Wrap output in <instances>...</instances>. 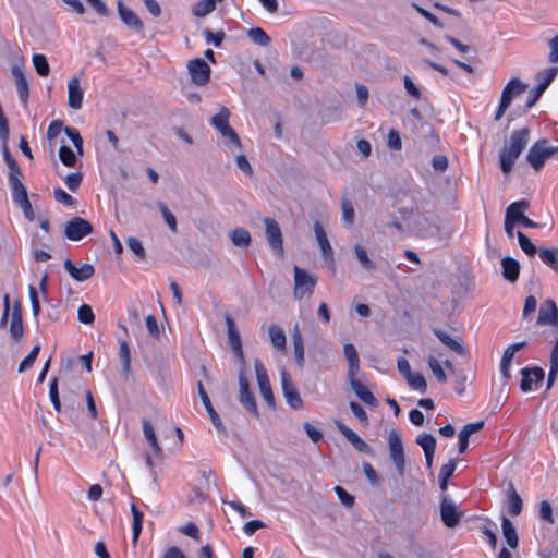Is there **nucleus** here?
Returning a JSON list of instances; mask_svg holds the SVG:
<instances>
[{
  "label": "nucleus",
  "mask_w": 558,
  "mask_h": 558,
  "mask_svg": "<svg viewBox=\"0 0 558 558\" xmlns=\"http://www.w3.org/2000/svg\"><path fill=\"white\" fill-rule=\"evenodd\" d=\"M530 130L527 128L515 130L511 133L509 145L505 146L499 155L500 168L505 174L512 171L515 160L527 145Z\"/></svg>",
  "instance_id": "obj_1"
},
{
  "label": "nucleus",
  "mask_w": 558,
  "mask_h": 558,
  "mask_svg": "<svg viewBox=\"0 0 558 558\" xmlns=\"http://www.w3.org/2000/svg\"><path fill=\"white\" fill-rule=\"evenodd\" d=\"M557 153L558 146H550L548 140L542 138L531 146L526 160L535 171H539L545 161Z\"/></svg>",
  "instance_id": "obj_2"
},
{
  "label": "nucleus",
  "mask_w": 558,
  "mask_h": 558,
  "mask_svg": "<svg viewBox=\"0 0 558 558\" xmlns=\"http://www.w3.org/2000/svg\"><path fill=\"white\" fill-rule=\"evenodd\" d=\"M388 446L389 457L393 462L398 474L403 476L405 472V456L401 437L396 429H391L388 434Z\"/></svg>",
  "instance_id": "obj_3"
},
{
  "label": "nucleus",
  "mask_w": 558,
  "mask_h": 558,
  "mask_svg": "<svg viewBox=\"0 0 558 558\" xmlns=\"http://www.w3.org/2000/svg\"><path fill=\"white\" fill-rule=\"evenodd\" d=\"M294 290L293 295L295 299H303L305 295H311L315 289L317 278L299 266H294Z\"/></svg>",
  "instance_id": "obj_4"
},
{
  "label": "nucleus",
  "mask_w": 558,
  "mask_h": 558,
  "mask_svg": "<svg viewBox=\"0 0 558 558\" xmlns=\"http://www.w3.org/2000/svg\"><path fill=\"white\" fill-rule=\"evenodd\" d=\"M239 387H240V403L255 417H259L256 400L254 393L250 388L248 379L245 376L244 367H241L239 372Z\"/></svg>",
  "instance_id": "obj_5"
},
{
  "label": "nucleus",
  "mask_w": 558,
  "mask_h": 558,
  "mask_svg": "<svg viewBox=\"0 0 558 558\" xmlns=\"http://www.w3.org/2000/svg\"><path fill=\"white\" fill-rule=\"evenodd\" d=\"M93 231V225L81 217H73L64 226V235L71 241H80Z\"/></svg>",
  "instance_id": "obj_6"
},
{
  "label": "nucleus",
  "mask_w": 558,
  "mask_h": 558,
  "mask_svg": "<svg viewBox=\"0 0 558 558\" xmlns=\"http://www.w3.org/2000/svg\"><path fill=\"white\" fill-rule=\"evenodd\" d=\"M463 513L458 510L454 501L449 497V495H442L440 501V518L442 523L447 527H456L461 519Z\"/></svg>",
  "instance_id": "obj_7"
},
{
  "label": "nucleus",
  "mask_w": 558,
  "mask_h": 558,
  "mask_svg": "<svg viewBox=\"0 0 558 558\" xmlns=\"http://www.w3.org/2000/svg\"><path fill=\"white\" fill-rule=\"evenodd\" d=\"M187 70L192 82L197 86H205L210 80L211 69L204 59L190 60Z\"/></svg>",
  "instance_id": "obj_8"
},
{
  "label": "nucleus",
  "mask_w": 558,
  "mask_h": 558,
  "mask_svg": "<svg viewBox=\"0 0 558 558\" xmlns=\"http://www.w3.org/2000/svg\"><path fill=\"white\" fill-rule=\"evenodd\" d=\"M267 242L276 255L283 254L282 232L279 223L274 218L264 219Z\"/></svg>",
  "instance_id": "obj_9"
},
{
  "label": "nucleus",
  "mask_w": 558,
  "mask_h": 558,
  "mask_svg": "<svg viewBox=\"0 0 558 558\" xmlns=\"http://www.w3.org/2000/svg\"><path fill=\"white\" fill-rule=\"evenodd\" d=\"M254 368L262 397L270 408H275V397L271 390V386L265 366L259 360H255Z\"/></svg>",
  "instance_id": "obj_10"
},
{
  "label": "nucleus",
  "mask_w": 558,
  "mask_h": 558,
  "mask_svg": "<svg viewBox=\"0 0 558 558\" xmlns=\"http://www.w3.org/2000/svg\"><path fill=\"white\" fill-rule=\"evenodd\" d=\"M314 232L316 235V240L318 242L319 248L322 251L323 257L327 263L329 269L335 272L336 264L333 258V250L328 241L327 234L319 221H315L314 223Z\"/></svg>",
  "instance_id": "obj_11"
},
{
  "label": "nucleus",
  "mask_w": 558,
  "mask_h": 558,
  "mask_svg": "<svg viewBox=\"0 0 558 558\" xmlns=\"http://www.w3.org/2000/svg\"><path fill=\"white\" fill-rule=\"evenodd\" d=\"M280 376L282 392L287 403L294 410L300 409L303 405V400L299 393L298 388L292 383L289 373L286 369H282Z\"/></svg>",
  "instance_id": "obj_12"
},
{
  "label": "nucleus",
  "mask_w": 558,
  "mask_h": 558,
  "mask_svg": "<svg viewBox=\"0 0 558 558\" xmlns=\"http://www.w3.org/2000/svg\"><path fill=\"white\" fill-rule=\"evenodd\" d=\"M337 429L345 437V439L359 451L366 454H372L373 450L355 432L349 428L344 423L335 420Z\"/></svg>",
  "instance_id": "obj_13"
},
{
  "label": "nucleus",
  "mask_w": 558,
  "mask_h": 558,
  "mask_svg": "<svg viewBox=\"0 0 558 558\" xmlns=\"http://www.w3.org/2000/svg\"><path fill=\"white\" fill-rule=\"evenodd\" d=\"M117 11L119 17L126 27L135 32H142L144 29V23L142 20L132 9L126 7L122 0L117 1Z\"/></svg>",
  "instance_id": "obj_14"
},
{
  "label": "nucleus",
  "mask_w": 558,
  "mask_h": 558,
  "mask_svg": "<svg viewBox=\"0 0 558 558\" xmlns=\"http://www.w3.org/2000/svg\"><path fill=\"white\" fill-rule=\"evenodd\" d=\"M538 325H550L558 328V308L551 299L545 300L538 311Z\"/></svg>",
  "instance_id": "obj_15"
},
{
  "label": "nucleus",
  "mask_w": 558,
  "mask_h": 558,
  "mask_svg": "<svg viewBox=\"0 0 558 558\" xmlns=\"http://www.w3.org/2000/svg\"><path fill=\"white\" fill-rule=\"evenodd\" d=\"M521 375L522 379L520 388L523 392H527L532 390L533 384H537L544 380L545 372L538 366L524 367L521 369Z\"/></svg>",
  "instance_id": "obj_16"
},
{
  "label": "nucleus",
  "mask_w": 558,
  "mask_h": 558,
  "mask_svg": "<svg viewBox=\"0 0 558 558\" xmlns=\"http://www.w3.org/2000/svg\"><path fill=\"white\" fill-rule=\"evenodd\" d=\"M9 331L13 341L20 342L23 339L24 326L21 303L19 301H15L13 304Z\"/></svg>",
  "instance_id": "obj_17"
},
{
  "label": "nucleus",
  "mask_w": 558,
  "mask_h": 558,
  "mask_svg": "<svg viewBox=\"0 0 558 558\" xmlns=\"http://www.w3.org/2000/svg\"><path fill=\"white\" fill-rule=\"evenodd\" d=\"M197 390H198L201 400L210 416L211 423L214 424V426L217 428L218 432L226 434V427H225L219 414L214 409V407L210 402V399L201 381H198V384H197Z\"/></svg>",
  "instance_id": "obj_18"
},
{
  "label": "nucleus",
  "mask_w": 558,
  "mask_h": 558,
  "mask_svg": "<svg viewBox=\"0 0 558 558\" xmlns=\"http://www.w3.org/2000/svg\"><path fill=\"white\" fill-rule=\"evenodd\" d=\"M64 269L75 281L78 282L88 280L95 274V268L93 265L84 264L78 268L69 258L64 260Z\"/></svg>",
  "instance_id": "obj_19"
},
{
  "label": "nucleus",
  "mask_w": 558,
  "mask_h": 558,
  "mask_svg": "<svg viewBox=\"0 0 558 558\" xmlns=\"http://www.w3.org/2000/svg\"><path fill=\"white\" fill-rule=\"evenodd\" d=\"M11 73L14 78L17 94L20 97L21 102L26 104L29 96V88H28V82L26 80V76L22 70V68L19 64H13L11 68Z\"/></svg>",
  "instance_id": "obj_20"
},
{
  "label": "nucleus",
  "mask_w": 558,
  "mask_h": 558,
  "mask_svg": "<svg viewBox=\"0 0 558 558\" xmlns=\"http://www.w3.org/2000/svg\"><path fill=\"white\" fill-rule=\"evenodd\" d=\"M68 94H69V106L78 110L82 108L83 104V89L80 84V80L77 77H73L68 83Z\"/></svg>",
  "instance_id": "obj_21"
},
{
  "label": "nucleus",
  "mask_w": 558,
  "mask_h": 558,
  "mask_svg": "<svg viewBox=\"0 0 558 558\" xmlns=\"http://www.w3.org/2000/svg\"><path fill=\"white\" fill-rule=\"evenodd\" d=\"M142 424H143L144 436H145L146 440L148 441L154 454L157 458H161L163 452L158 442L153 424L146 418L143 420Z\"/></svg>",
  "instance_id": "obj_22"
},
{
  "label": "nucleus",
  "mask_w": 558,
  "mask_h": 558,
  "mask_svg": "<svg viewBox=\"0 0 558 558\" xmlns=\"http://www.w3.org/2000/svg\"><path fill=\"white\" fill-rule=\"evenodd\" d=\"M502 535L507 545L511 549H515L519 546V537L513 523L506 517H501Z\"/></svg>",
  "instance_id": "obj_23"
},
{
  "label": "nucleus",
  "mask_w": 558,
  "mask_h": 558,
  "mask_svg": "<svg viewBox=\"0 0 558 558\" xmlns=\"http://www.w3.org/2000/svg\"><path fill=\"white\" fill-rule=\"evenodd\" d=\"M526 88L527 85L521 80L512 78L505 86L500 99H504L506 96L508 98V104L511 105L512 99L524 93Z\"/></svg>",
  "instance_id": "obj_24"
},
{
  "label": "nucleus",
  "mask_w": 558,
  "mask_h": 558,
  "mask_svg": "<svg viewBox=\"0 0 558 558\" xmlns=\"http://www.w3.org/2000/svg\"><path fill=\"white\" fill-rule=\"evenodd\" d=\"M502 276L510 282H515L519 278L520 264L511 257H505L501 260Z\"/></svg>",
  "instance_id": "obj_25"
},
{
  "label": "nucleus",
  "mask_w": 558,
  "mask_h": 558,
  "mask_svg": "<svg viewBox=\"0 0 558 558\" xmlns=\"http://www.w3.org/2000/svg\"><path fill=\"white\" fill-rule=\"evenodd\" d=\"M292 340H293V351H294L295 362L300 368H303V366H304V343H303V338H302V335H301L298 324L293 328Z\"/></svg>",
  "instance_id": "obj_26"
},
{
  "label": "nucleus",
  "mask_w": 558,
  "mask_h": 558,
  "mask_svg": "<svg viewBox=\"0 0 558 558\" xmlns=\"http://www.w3.org/2000/svg\"><path fill=\"white\" fill-rule=\"evenodd\" d=\"M354 393L367 405L376 407L377 399L360 380H352L350 384Z\"/></svg>",
  "instance_id": "obj_27"
},
{
  "label": "nucleus",
  "mask_w": 558,
  "mask_h": 558,
  "mask_svg": "<svg viewBox=\"0 0 558 558\" xmlns=\"http://www.w3.org/2000/svg\"><path fill=\"white\" fill-rule=\"evenodd\" d=\"M508 509L512 515H519L522 512L523 501L512 483L508 485Z\"/></svg>",
  "instance_id": "obj_28"
},
{
  "label": "nucleus",
  "mask_w": 558,
  "mask_h": 558,
  "mask_svg": "<svg viewBox=\"0 0 558 558\" xmlns=\"http://www.w3.org/2000/svg\"><path fill=\"white\" fill-rule=\"evenodd\" d=\"M271 344L277 350H284L287 338L283 329L276 324H271L268 328Z\"/></svg>",
  "instance_id": "obj_29"
},
{
  "label": "nucleus",
  "mask_w": 558,
  "mask_h": 558,
  "mask_svg": "<svg viewBox=\"0 0 558 558\" xmlns=\"http://www.w3.org/2000/svg\"><path fill=\"white\" fill-rule=\"evenodd\" d=\"M229 236L233 245L243 248L248 247L252 241L251 233L244 228H235Z\"/></svg>",
  "instance_id": "obj_30"
},
{
  "label": "nucleus",
  "mask_w": 558,
  "mask_h": 558,
  "mask_svg": "<svg viewBox=\"0 0 558 558\" xmlns=\"http://www.w3.org/2000/svg\"><path fill=\"white\" fill-rule=\"evenodd\" d=\"M131 512H132V515H133V524H132L133 537H132V544H133V546H136L138 537L141 535V532H142V529H143L144 513L141 510H138L137 507L134 504L131 505Z\"/></svg>",
  "instance_id": "obj_31"
},
{
  "label": "nucleus",
  "mask_w": 558,
  "mask_h": 558,
  "mask_svg": "<svg viewBox=\"0 0 558 558\" xmlns=\"http://www.w3.org/2000/svg\"><path fill=\"white\" fill-rule=\"evenodd\" d=\"M229 117V109L226 107H221L220 111L211 117L210 123L221 134L223 131L226 132V130L230 126Z\"/></svg>",
  "instance_id": "obj_32"
},
{
  "label": "nucleus",
  "mask_w": 558,
  "mask_h": 558,
  "mask_svg": "<svg viewBox=\"0 0 558 558\" xmlns=\"http://www.w3.org/2000/svg\"><path fill=\"white\" fill-rule=\"evenodd\" d=\"M530 202L526 199H521L514 202L508 206L506 213H511L510 217L514 223H519L521 221V217H524V211L529 209Z\"/></svg>",
  "instance_id": "obj_33"
},
{
  "label": "nucleus",
  "mask_w": 558,
  "mask_h": 558,
  "mask_svg": "<svg viewBox=\"0 0 558 558\" xmlns=\"http://www.w3.org/2000/svg\"><path fill=\"white\" fill-rule=\"evenodd\" d=\"M434 333L446 347H448L449 349H451L452 351L457 352L460 355H464V348L457 340L451 338L447 332L440 329H435Z\"/></svg>",
  "instance_id": "obj_34"
},
{
  "label": "nucleus",
  "mask_w": 558,
  "mask_h": 558,
  "mask_svg": "<svg viewBox=\"0 0 558 558\" xmlns=\"http://www.w3.org/2000/svg\"><path fill=\"white\" fill-rule=\"evenodd\" d=\"M354 253L360 265L366 270H375L376 264L368 257L367 251L360 244L354 245Z\"/></svg>",
  "instance_id": "obj_35"
},
{
  "label": "nucleus",
  "mask_w": 558,
  "mask_h": 558,
  "mask_svg": "<svg viewBox=\"0 0 558 558\" xmlns=\"http://www.w3.org/2000/svg\"><path fill=\"white\" fill-rule=\"evenodd\" d=\"M558 68H548L538 72L536 75V80L538 81L537 86L545 92L555 80Z\"/></svg>",
  "instance_id": "obj_36"
},
{
  "label": "nucleus",
  "mask_w": 558,
  "mask_h": 558,
  "mask_svg": "<svg viewBox=\"0 0 558 558\" xmlns=\"http://www.w3.org/2000/svg\"><path fill=\"white\" fill-rule=\"evenodd\" d=\"M225 320L227 324L228 341H229L230 347L233 348L238 344H241L242 343L241 337H240L239 331L236 330L235 323H234L233 318L229 314H227L225 316Z\"/></svg>",
  "instance_id": "obj_37"
},
{
  "label": "nucleus",
  "mask_w": 558,
  "mask_h": 558,
  "mask_svg": "<svg viewBox=\"0 0 558 558\" xmlns=\"http://www.w3.org/2000/svg\"><path fill=\"white\" fill-rule=\"evenodd\" d=\"M247 37L256 45L266 47L270 44L271 39L267 33L260 27H253L247 31Z\"/></svg>",
  "instance_id": "obj_38"
},
{
  "label": "nucleus",
  "mask_w": 558,
  "mask_h": 558,
  "mask_svg": "<svg viewBox=\"0 0 558 558\" xmlns=\"http://www.w3.org/2000/svg\"><path fill=\"white\" fill-rule=\"evenodd\" d=\"M541 259L553 268L554 271L558 272V248H545L539 252Z\"/></svg>",
  "instance_id": "obj_39"
},
{
  "label": "nucleus",
  "mask_w": 558,
  "mask_h": 558,
  "mask_svg": "<svg viewBox=\"0 0 558 558\" xmlns=\"http://www.w3.org/2000/svg\"><path fill=\"white\" fill-rule=\"evenodd\" d=\"M415 442L423 449L424 453H435L436 438L430 434H421Z\"/></svg>",
  "instance_id": "obj_40"
},
{
  "label": "nucleus",
  "mask_w": 558,
  "mask_h": 558,
  "mask_svg": "<svg viewBox=\"0 0 558 558\" xmlns=\"http://www.w3.org/2000/svg\"><path fill=\"white\" fill-rule=\"evenodd\" d=\"M405 380L411 388L418 390L420 392L424 393L427 389L426 380L421 373L411 372L410 375L405 377Z\"/></svg>",
  "instance_id": "obj_41"
},
{
  "label": "nucleus",
  "mask_w": 558,
  "mask_h": 558,
  "mask_svg": "<svg viewBox=\"0 0 558 558\" xmlns=\"http://www.w3.org/2000/svg\"><path fill=\"white\" fill-rule=\"evenodd\" d=\"M215 3L211 0H198L192 9L196 17H204L215 10Z\"/></svg>",
  "instance_id": "obj_42"
},
{
  "label": "nucleus",
  "mask_w": 558,
  "mask_h": 558,
  "mask_svg": "<svg viewBox=\"0 0 558 558\" xmlns=\"http://www.w3.org/2000/svg\"><path fill=\"white\" fill-rule=\"evenodd\" d=\"M64 132H65L66 136L72 141L77 155L82 156L84 154L83 138H82L78 130H76L75 128L65 126Z\"/></svg>",
  "instance_id": "obj_43"
},
{
  "label": "nucleus",
  "mask_w": 558,
  "mask_h": 558,
  "mask_svg": "<svg viewBox=\"0 0 558 558\" xmlns=\"http://www.w3.org/2000/svg\"><path fill=\"white\" fill-rule=\"evenodd\" d=\"M33 64L38 75L47 76L50 72V66L47 58L41 53H35L33 56Z\"/></svg>",
  "instance_id": "obj_44"
},
{
  "label": "nucleus",
  "mask_w": 558,
  "mask_h": 558,
  "mask_svg": "<svg viewBox=\"0 0 558 558\" xmlns=\"http://www.w3.org/2000/svg\"><path fill=\"white\" fill-rule=\"evenodd\" d=\"M60 161L66 167H74L77 162L75 153L66 145L59 148Z\"/></svg>",
  "instance_id": "obj_45"
},
{
  "label": "nucleus",
  "mask_w": 558,
  "mask_h": 558,
  "mask_svg": "<svg viewBox=\"0 0 558 558\" xmlns=\"http://www.w3.org/2000/svg\"><path fill=\"white\" fill-rule=\"evenodd\" d=\"M341 211H342V220L345 225L351 226L354 222V206L353 203L343 197L341 199Z\"/></svg>",
  "instance_id": "obj_46"
},
{
  "label": "nucleus",
  "mask_w": 558,
  "mask_h": 558,
  "mask_svg": "<svg viewBox=\"0 0 558 558\" xmlns=\"http://www.w3.org/2000/svg\"><path fill=\"white\" fill-rule=\"evenodd\" d=\"M39 351H40V345L37 344L35 345L32 351L27 354V356H25L22 362L20 363L19 365V373H23L27 369H29L33 364L35 363L38 354H39Z\"/></svg>",
  "instance_id": "obj_47"
},
{
  "label": "nucleus",
  "mask_w": 558,
  "mask_h": 558,
  "mask_svg": "<svg viewBox=\"0 0 558 558\" xmlns=\"http://www.w3.org/2000/svg\"><path fill=\"white\" fill-rule=\"evenodd\" d=\"M77 319L82 324L92 325L95 320L92 306L88 304H82L77 310Z\"/></svg>",
  "instance_id": "obj_48"
},
{
  "label": "nucleus",
  "mask_w": 558,
  "mask_h": 558,
  "mask_svg": "<svg viewBox=\"0 0 558 558\" xmlns=\"http://www.w3.org/2000/svg\"><path fill=\"white\" fill-rule=\"evenodd\" d=\"M517 236H518V242H519L521 250L529 256H534L537 252V248L531 242V240L521 231L517 232Z\"/></svg>",
  "instance_id": "obj_49"
},
{
  "label": "nucleus",
  "mask_w": 558,
  "mask_h": 558,
  "mask_svg": "<svg viewBox=\"0 0 558 558\" xmlns=\"http://www.w3.org/2000/svg\"><path fill=\"white\" fill-rule=\"evenodd\" d=\"M158 208L166 221V223L168 225L169 229L172 231V232H177V218L169 210V208L167 207V205L162 202H159L158 203Z\"/></svg>",
  "instance_id": "obj_50"
},
{
  "label": "nucleus",
  "mask_w": 558,
  "mask_h": 558,
  "mask_svg": "<svg viewBox=\"0 0 558 558\" xmlns=\"http://www.w3.org/2000/svg\"><path fill=\"white\" fill-rule=\"evenodd\" d=\"M126 244L140 260H144L146 258V251L137 238L130 236L126 241Z\"/></svg>",
  "instance_id": "obj_51"
},
{
  "label": "nucleus",
  "mask_w": 558,
  "mask_h": 558,
  "mask_svg": "<svg viewBox=\"0 0 558 558\" xmlns=\"http://www.w3.org/2000/svg\"><path fill=\"white\" fill-rule=\"evenodd\" d=\"M12 191V199L15 204L28 197L26 187L21 182H13L10 184Z\"/></svg>",
  "instance_id": "obj_52"
},
{
  "label": "nucleus",
  "mask_w": 558,
  "mask_h": 558,
  "mask_svg": "<svg viewBox=\"0 0 558 558\" xmlns=\"http://www.w3.org/2000/svg\"><path fill=\"white\" fill-rule=\"evenodd\" d=\"M119 355L122 362L123 371L128 373L130 371L131 355L129 344L125 340L120 341Z\"/></svg>",
  "instance_id": "obj_53"
},
{
  "label": "nucleus",
  "mask_w": 558,
  "mask_h": 558,
  "mask_svg": "<svg viewBox=\"0 0 558 558\" xmlns=\"http://www.w3.org/2000/svg\"><path fill=\"white\" fill-rule=\"evenodd\" d=\"M428 366L430 367L434 376L436 377V379L439 383H446V380H447L446 373L442 369L440 363L434 356L428 357Z\"/></svg>",
  "instance_id": "obj_54"
},
{
  "label": "nucleus",
  "mask_w": 558,
  "mask_h": 558,
  "mask_svg": "<svg viewBox=\"0 0 558 558\" xmlns=\"http://www.w3.org/2000/svg\"><path fill=\"white\" fill-rule=\"evenodd\" d=\"M49 398L53 404V408L60 412L61 411V402L59 398V389H58V379L54 377L51 379L49 384Z\"/></svg>",
  "instance_id": "obj_55"
},
{
  "label": "nucleus",
  "mask_w": 558,
  "mask_h": 558,
  "mask_svg": "<svg viewBox=\"0 0 558 558\" xmlns=\"http://www.w3.org/2000/svg\"><path fill=\"white\" fill-rule=\"evenodd\" d=\"M83 174L82 172L77 171L68 174L64 179V182L70 191L75 192L81 186Z\"/></svg>",
  "instance_id": "obj_56"
},
{
  "label": "nucleus",
  "mask_w": 558,
  "mask_h": 558,
  "mask_svg": "<svg viewBox=\"0 0 558 558\" xmlns=\"http://www.w3.org/2000/svg\"><path fill=\"white\" fill-rule=\"evenodd\" d=\"M53 196L57 202L65 206L72 207L76 204V201L61 187L54 190Z\"/></svg>",
  "instance_id": "obj_57"
},
{
  "label": "nucleus",
  "mask_w": 558,
  "mask_h": 558,
  "mask_svg": "<svg viewBox=\"0 0 558 558\" xmlns=\"http://www.w3.org/2000/svg\"><path fill=\"white\" fill-rule=\"evenodd\" d=\"M203 35H204L207 44H214L216 47H219L221 45V43L226 36L222 31L213 33L208 28L204 29Z\"/></svg>",
  "instance_id": "obj_58"
},
{
  "label": "nucleus",
  "mask_w": 558,
  "mask_h": 558,
  "mask_svg": "<svg viewBox=\"0 0 558 558\" xmlns=\"http://www.w3.org/2000/svg\"><path fill=\"white\" fill-rule=\"evenodd\" d=\"M387 145L392 150H400L402 147V140L400 133L396 129H391L388 133Z\"/></svg>",
  "instance_id": "obj_59"
},
{
  "label": "nucleus",
  "mask_w": 558,
  "mask_h": 558,
  "mask_svg": "<svg viewBox=\"0 0 558 558\" xmlns=\"http://www.w3.org/2000/svg\"><path fill=\"white\" fill-rule=\"evenodd\" d=\"M539 517L542 520L547 521L548 523H554L553 517V508L548 500H543L539 504Z\"/></svg>",
  "instance_id": "obj_60"
},
{
  "label": "nucleus",
  "mask_w": 558,
  "mask_h": 558,
  "mask_svg": "<svg viewBox=\"0 0 558 558\" xmlns=\"http://www.w3.org/2000/svg\"><path fill=\"white\" fill-rule=\"evenodd\" d=\"M349 405L352 413L354 414L355 417L360 420V422H362L363 424L368 423V415L360 403H357L356 401H350Z\"/></svg>",
  "instance_id": "obj_61"
},
{
  "label": "nucleus",
  "mask_w": 558,
  "mask_h": 558,
  "mask_svg": "<svg viewBox=\"0 0 558 558\" xmlns=\"http://www.w3.org/2000/svg\"><path fill=\"white\" fill-rule=\"evenodd\" d=\"M335 493L337 494L339 500L345 506L351 507L354 504L353 495L349 494L343 487L335 486Z\"/></svg>",
  "instance_id": "obj_62"
},
{
  "label": "nucleus",
  "mask_w": 558,
  "mask_h": 558,
  "mask_svg": "<svg viewBox=\"0 0 558 558\" xmlns=\"http://www.w3.org/2000/svg\"><path fill=\"white\" fill-rule=\"evenodd\" d=\"M303 429L313 442L317 444L323 439L322 432L316 429L311 423L304 422Z\"/></svg>",
  "instance_id": "obj_63"
},
{
  "label": "nucleus",
  "mask_w": 558,
  "mask_h": 558,
  "mask_svg": "<svg viewBox=\"0 0 558 558\" xmlns=\"http://www.w3.org/2000/svg\"><path fill=\"white\" fill-rule=\"evenodd\" d=\"M550 52L548 59L551 63H558V34L549 40Z\"/></svg>",
  "instance_id": "obj_64"
}]
</instances>
